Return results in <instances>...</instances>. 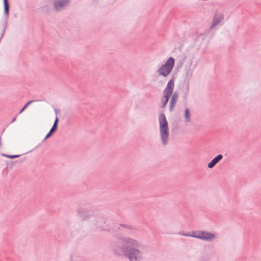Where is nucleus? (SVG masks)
I'll use <instances>...</instances> for the list:
<instances>
[{
	"instance_id": "1",
	"label": "nucleus",
	"mask_w": 261,
	"mask_h": 261,
	"mask_svg": "<svg viewBox=\"0 0 261 261\" xmlns=\"http://www.w3.org/2000/svg\"><path fill=\"white\" fill-rule=\"evenodd\" d=\"M160 133L162 143L164 145L167 144L169 139V127L165 116L161 114L159 117Z\"/></svg>"
},
{
	"instance_id": "2",
	"label": "nucleus",
	"mask_w": 261,
	"mask_h": 261,
	"mask_svg": "<svg viewBox=\"0 0 261 261\" xmlns=\"http://www.w3.org/2000/svg\"><path fill=\"white\" fill-rule=\"evenodd\" d=\"M174 64V60L170 57L165 64L163 65L158 70L160 75L167 76L171 71Z\"/></svg>"
},
{
	"instance_id": "3",
	"label": "nucleus",
	"mask_w": 261,
	"mask_h": 261,
	"mask_svg": "<svg viewBox=\"0 0 261 261\" xmlns=\"http://www.w3.org/2000/svg\"><path fill=\"white\" fill-rule=\"evenodd\" d=\"M174 80H171L168 82L166 87L164 89V92H163L164 98L162 100V103L163 107H165L166 105V104L167 103L169 98L173 92V90L174 89Z\"/></svg>"
},
{
	"instance_id": "4",
	"label": "nucleus",
	"mask_w": 261,
	"mask_h": 261,
	"mask_svg": "<svg viewBox=\"0 0 261 261\" xmlns=\"http://www.w3.org/2000/svg\"><path fill=\"white\" fill-rule=\"evenodd\" d=\"M186 236L192 237L202 239L208 240L213 238V236L211 234L206 233L202 231H198L197 232H191L190 233H184Z\"/></svg>"
},
{
	"instance_id": "5",
	"label": "nucleus",
	"mask_w": 261,
	"mask_h": 261,
	"mask_svg": "<svg viewBox=\"0 0 261 261\" xmlns=\"http://www.w3.org/2000/svg\"><path fill=\"white\" fill-rule=\"evenodd\" d=\"M130 261H140L141 259L140 253L138 250L130 249L128 254Z\"/></svg>"
},
{
	"instance_id": "6",
	"label": "nucleus",
	"mask_w": 261,
	"mask_h": 261,
	"mask_svg": "<svg viewBox=\"0 0 261 261\" xmlns=\"http://www.w3.org/2000/svg\"><path fill=\"white\" fill-rule=\"evenodd\" d=\"M223 15L221 13H216L215 14L213 22L212 24V28L215 27L218 25L223 19Z\"/></svg>"
},
{
	"instance_id": "7",
	"label": "nucleus",
	"mask_w": 261,
	"mask_h": 261,
	"mask_svg": "<svg viewBox=\"0 0 261 261\" xmlns=\"http://www.w3.org/2000/svg\"><path fill=\"white\" fill-rule=\"evenodd\" d=\"M68 3L69 0H55L54 3L55 7L57 10H59L67 5Z\"/></svg>"
},
{
	"instance_id": "8",
	"label": "nucleus",
	"mask_w": 261,
	"mask_h": 261,
	"mask_svg": "<svg viewBox=\"0 0 261 261\" xmlns=\"http://www.w3.org/2000/svg\"><path fill=\"white\" fill-rule=\"evenodd\" d=\"M223 156L221 154H219L216 156L212 161L208 164V167L209 168H213L216 164H217L222 159Z\"/></svg>"
},
{
	"instance_id": "9",
	"label": "nucleus",
	"mask_w": 261,
	"mask_h": 261,
	"mask_svg": "<svg viewBox=\"0 0 261 261\" xmlns=\"http://www.w3.org/2000/svg\"><path fill=\"white\" fill-rule=\"evenodd\" d=\"M178 95L176 92L174 93L172 96L170 102V111H172L177 100Z\"/></svg>"
},
{
	"instance_id": "10",
	"label": "nucleus",
	"mask_w": 261,
	"mask_h": 261,
	"mask_svg": "<svg viewBox=\"0 0 261 261\" xmlns=\"http://www.w3.org/2000/svg\"><path fill=\"white\" fill-rule=\"evenodd\" d=\"M185 117L186 122H190L191 121L190 111L188 109H186Z\"/></svg>"
},
{
	"instance_id": "11",
	"label": "nucleus",
	"mask_w": 261,
	"mask_h": 261,
	"mask_svg": "<svg viewBox=\"0 0 261 261\" xmlns=\"http://www.w3.org/2000/svg\"><path fill=\"white\" fill-rule=\"evenodd\" d=\"M4 1V8H5V12L6 14L8 13L9 11V5L8 0H3Z\"/></svg>"
},
{
	"instance_id": "12",
	"label": "nucleus",
	"mask_w": 261,
	"mask_h": 261,
	"mask_svg": "<svg viewBox=\"0 0 261 261\" xmlns=\"http://www.w3.org/2000/svg\"><path fill=\"white\" fill-rule=\"evenodd\" d=\"M56 130V129H54L53 128H51V129L50 130L49 132L47 134V135L45 136L44 139L45 140H46L48 138L50 137V136L51 135V134L53 133H54L55 131Z\"/></svg>"
},
{
	"instance_id": "13",
	"label": "nucleus",
	"mask_w": 261,
	"mask_h": 261,
	"mask_svg": "<svg viewBox=\"0 0 261 261\" xmlns=\"http://www.w3.org/2000/svg\"><path fill=\"white\" fill-rule=\"evenodd\" d=\"M58 121H59L58 118L57 117H56L52 128H53L54 129H57Z\"/></svg>"
},
{
	"instance_id": "14",
	"label": "nucleus",
	"mask_w": 261,
	"mask_h": 261,
	"mask_svg": "<svg viewBox=\"0 0 261 261\" xmlns=\"http://www.w3.org/2000/svg\"><path fill=\"white\" fill-rule=\"evenodd\" d=\"M3 155L5 156H6L8 158H10V159L16 158H18V156H19V155H7V154H3Z\"/></svg>"
},
{
	"instance_id": "15",
	"label": "nucleus",
	"mask_w": 261,
	"mask_h": 261,
	"mask_svg": "<svg viewBox=\"0 0 261 261\" xmlns=\"http://www.w3.org/2000/svg\"><path fill=\"white\" fill-rule=\"evenodd\" d=\"M32 103V101H29L24 106V107L22 109V110L20 111V113H21L28 106Z\"/></svg>"
},
{
	"instance_id": "16",
	"label": "nucleus",
	"mask_w": 261,
	"mask_h": 261,
	"mask_svg": "<svg viewBox=\"0 0 261 261\" xmlns=\"http://www.w3.org/2000/svg\"><path fill=\"white\" fill-rule=\"evenodd\" d=\"M131 243L133 246H136L137 245V243L135 241H131Z\"/></svg>"
}]
</instances>
